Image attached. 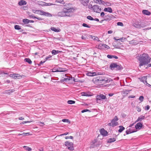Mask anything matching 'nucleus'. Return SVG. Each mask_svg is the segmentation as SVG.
Returning a JSON list of instances; mask_svg holds the SVG:
<instances>
[{"instance_id": "obj_1", "label": "nucleus", "mask_w": 151, "mask_h": 151, "mask_svg": "<svg viewBox=\"0 0 151 151\" xmlns=\"http://www.w3.org/2000/svg\"><path fill=\"white\" fill-rule=\"evenodd\" d=\"M150 59L147 54L143 53L141 55L138 59L139 63V67L148 65L150 62Z\"/></svg>"}, {"instance_id": "obj_2", "label": "nucleus", "mask_w": 151, "mask_h": 151, "mask_svg": "<svg viewBox=\"0 0 151 151\" xmlns=\"http://www.w3.org/2000/svg\"><path fill=\"white\" fill-rule=\"evenodd\" d=\"M99 73H98V75ZM99 76L95 78V81L96 82H98L99 83H105L108 82V80L103 75L99 74Z\"/></svg>"}, {"instance_id": "obj_3", "label": "nucleus", "mask_w": 151, "mask_h": 151, "mask_svg": "<svg viewBox=\"0 0 151 151\" xmlns=\"http://www.w3.org/2000/svg\"><path fill=\"white\" fill-rule=\"evenodd\" d=\"M109 68L111 70H113L114 68L116 70H122L123 68L121 65H117L116 63H111L109 66Z\"/></svg>"}, {"instance_id": "obj_4", "label": "nucleus", "mask_w": 151, "mask_h": 151, "mask_svg": "<svg viewBox=\"0 0 151 151\" xmlns=\"http://www.w3.org/2000/svg\"><path fill=\"white\" fill-rule=\"evenodd\" d=\"M64 10L66 14V16H70L71 14L73 13L74 10L72 7H65Z\"/></svg>"}, {"instance_id": "obj_5", "label": "nucleus", "mask_w": 151, "mask_h": 151, "mask_svg": "<svg viewBox=\"0 0 151 151\" xmlns=\"http://www.w3.org/2000/svg\"><path fill=\"white\" fill-rule=\"evenodd\" d=\"M65 145L66 146L68 147V148L69 150H74L73 144V142L66 141L65 142Z\"/></svg>"}, {"instance_id": "obj_6", "label": "nucleus", "mask_w": 151, "mask_h": 151, "mask_svg": "<svg viewBox=\"0 0 151 151\" xmlns=\"http://www.w3.org/2000/svg\"><path fill=\"white\" fill-rule=\"evenodd\" d=\"M66 70L65 68H60L57 67L56 68H54L52 69V72H65Z\"/></svg>"}, {"instance_id": "obj_7", "label": "nucleus", "mask_w": 151, "mask_h": 151, "mask_svg": "<svg viewBox=\"0 0 151 151\" xmlns=\"http://www.w3.org/2000/svg\"><path fill=\"white\" fill-rule=\"evenodd\" d=\"M93 1L95 3L97 4L99 3V4H102L103 5H106L108 6L111 5L110 3H107L101 0H93Z\"/></svg>"}, {"instance_id": "obj_8", "label": "nucleus", "mask_w": 151, "mask_h": 151, "mask_svg": "<svg viewBox=\"0 0 151 151\" xmlns=\"http://www.w3.org/2000/svg\"><path fill=\"white\" fill-rule=\"evenodd\" d=\"M118 120L119 119L117 116H115L114 118L112 120L111 123H112V127H113L118 125V123L117 122Z\"/></svg>"}, {"instance_id": "obj_9", "label": "nucleus", "mask_w": 151, "mask_h": 151, "mask_svg": "<svg viewBox=\"0 0 151 151\" xmlns=\"http://www.w3.org/2000/svg\"><path fill=\"white\" fill-rule=\"evenodd\" d=\"M96 100H102L103 99H106V96L103 94H100L99 95H97L96 96Z\"/></svg>"}, {"instance_id": "obj_10", "label": "nucleus", "mask_w": 151, "mask_h": 151, "mask_svg": "<svg viewBox=\"0 0 151 151\" xmlns=\"http://www.w3.org/2000/svg\"><path fill=\"white\" fill-rule=\"evenodd\" d=\"M113 18L114 16L111 14H109L107 15H105L104 18V20L106 21H109L111 20Z\"/></svg>"}, {"instance_id": "obj_11", "label": "nucleus", "mask_w": 151, "mask_h": 151, "mask_svg": "<svg viewBox=\"0 0 151 151\" xmlns=\"http://www.w3.org/2000/svg\"><path fill=\"white\" fill-rule=\"evenodd\" d=\"M39 14L41 15H43L45 16L51 17L52 16L51 14L44 12L42 10L40 11Z\"/></svg>"}, {"instance_id": "obj_12", "label": "nucleus", "mask_w": 151, "mask_h": 151, "mask_svg": "<svg viewBox=\"0 0 151 151\" xmlns=\"http://www.w3.org/2000/svg\"><path fill=\"white\" fill-rule=\"evenodd\" d=\"M93 9L94 12L97 13H99L101 11V9L99 8V6L97 5H94L93 6Z\"/></svg>"}, {"instance_id": "obj_13", "label": "nucleus", "mask_w": 151, "mask_h": 151, "mask_svg": "<svg viewBox=\"0 0 151 151\" xmlns=\"http://www.w3.org/2000/svg\"><path fill=\"white\" fill-rule=\"evenodd\" d=\"M58 16L61 17L66 16V14L65 11L64 10V8L62 11L58 12Z\"/></svg>"}, {"instance_id": "obj_14", "label": "nucleus", "mask_w": 151, "mask_h": 151, "mask_svg": "<svg viewBox=\"0 0 151 151\" xmlns=\"http://www.w3.org/2000/svg\"><path fill=\"white\" fill-rule=\"evenodd\" d=\"M143 126V123L139 122L135 126V127L136 129H140Z\"/></svg>"}, {"instance_id": "obj_15", "label": "nucleus", "mask_w": 151, "mask_h": 151, "mask_svg": "<svg viewBox=\"0 0 151 151\" xmlns=\"http://www.w3.org/2000/svg\"><path fill=\"white\" fill-rule=\"evenodd\" d=\"M100 133L101 134L104 136H106L107 135L108 132H107L105 130L104 128H102L101 129L100 131Z\"/></svg>"}, {"instance_id": "obj_16", "label": "nucleus", "mask_w": 151, "mask_h": 151, "mask_svg": "<svg viewBox=\"0 0 151 151\" xmlns=\"http://www.w3.org/2000/svg\"><path fill=\"white\" fill-rule=\"evenodd\" d=\"M137 131L136 130H132L131 129H129L128 130L126 131V134H129L132 133L134 132H135ZM126 135V134H124V136H125Z\"/></svg>"}, {"instance_id": "obj_17", "label": "nucleus", "mask_w": 151, "mask_h": 151, "mask_svg": "<svg viewBox=\"0 0 151 151\" xmlns=\"http://www.w3.org/2000/svg\"><path fill=\"white\" fill-rule=\"evenodd\" d=\"M145 117L144 116L142 115H141L139 116L137 119L135 121V122H141L142 120L145 119Z\"/></svg>"}, {"instance_id": "obj_18", "label": "nucleus", "mask_w": 151, "mask_h": 151, "mask_svg": "<svg viewBox=\"0 0 151 151\" xmlns=\"http://www.w3.org/2000/svg\"><path fill=\"white\" fill-rule=\"evenodd\" d=\"M82 96H91L90 93L87 92H83L81 93Z\"/></svg>"}, {"instance_id": "obj_19", "label": "nucleus", "mask_w": 151, "mask_h": 151, "mask_svg": "<svg viewBox=\"0 0 151 151\" xmlns=\"http://www.w3.org/2000/svg\"><path fill=\"white\" fill-rule=\"evenodd\" d=\"M89 1V0H81V3L84 6H87Z\"/></svg>"}, {"instance_id": "obj_20", "label": "nucleus", "mask_w": 151, "mask_h": 151, "mask_svg": "<svg viewBox=\"0 0 151 151\" xmlns=\"http://www.w3.org/2000/svg\"><path fill=\"white\" fill-rule=\"evenodd\" d=\"M131 91V90L124 89L122 92V93L123 94L124 96H125L128 94Z\"/></svg>"}, {"instance_id": "obj_21", "label": "nucleus", "mask_w": 151, "mask_h": 151, "mask_svg": "<svg viewBox=\"0 0 151 151\" xmlns=\"http://www.w3.org/2000/svg\"><path fill=\"white\" fill-rule=\"evenodd\" d=\"M133 26L137 28H140L142 27L141 24L139 22H136L133 24Z\"/></svg>"}, {"instance_id": "obj_22", "label": "nucleus", "mask_w": 151, "mask_h": 151, "mask_svg": "<svg viewBox=\"0 0 151 151\" xmlns=\"http://www.w3.org/2000/svg\"><path fill=\"white\" fill-rule=\"evenodd\" d=\"M27 4V2L23 0L20 1L18 3L19 5V6L26 5Z\"/></svg>"}, {"instance_id": "obj_23", "label": "nucleus", "mask_w": 151, "mask_h": 151, "mask_svg": "<svg viewBox=\"0 0 151 151\" xmlns=\"http://www.w3.org/2000/svg\"><path fill=\"white\" fill-rule=\"evenodd\" d=\"M116 141V139L115 138H112L108 139L107 140V142L108 143H111Z\"/></svg>"}, {"instance_id": "obj_24", "label": "nucleus", "mask_w": 151, "mask_h": 151, "mask_svg": "<svg viewBox=\"0 0 151 151\" xmlns=\"http://www.w3.org/2000/svg\"><path fill=\"white\" fill-rule=\"evenodd\" d=\"M142 12L143 14L147 15H150L151 14L150 12L146 10H143Z\"/></svg>"}, {"instance_id": "obj_25", "label": "nucleus", "mask_w": 151, "mask_h": 151, "mask_svg": "<svg viewBox=\"0 0 151 151\" xmlns=\"http://www.w3.org/2000/svg\"><path fill=\"white\" fill-rule=\"evenodd\" d=\"M87 75L89 76H92L97 75L96 73L95 72H88L87 73Z\"/></svg>"}, {"instance_id": "obj_26", "label": "nucleus", "mask_w": 151, "mask_h": 151, "mask_svg": "<svg viewBox=\"0 0 151 151\" xmlns=\"http://www.w3.org/2000/svg\"><path fill=\"white\" fill-rule=\"evenodd\" d=\"M104 11L108 12L110 13H112V10L111 8L110 7L105 8L104 9Z\"/></svg>"}, {"instance_id": "obj_27", "label": "nucleus", "mask_w": 151, "mask_h": 151, "mask_svg": "<svg viewBox=\"0 0 151 151\" xmlns=\"http://www.w3.org/2000/svg\"><path fill=\"white\" fill-rule=\"evenodd\" d=\"M62 51H59V50H53L52 51V53L53 55H55L61 52Z\"/></svg>"}, {"instance_id": "obj_28", "label": "nucleus", "mask_w": 151, "mask_h": 151, "mask_svg": "<svg viewBox=\"0 0 151 151\" xmlns=\"http://www.w3.org/2000/svg\"><path fill=\"white\" fill-rule=\"evenodd\" d=\"M107 57L109 59H111L112 58H114L115 59H117L118 58V57L115 55H107Z\"/></svg>"}, {"instance_id": "obj_29", "label": "nucleus", "mask_w": 151, "mask_h": 151, "mask_svg": "<svg viewBox=\"0 0 151 151\" xmlns=\"http://www.w3.org/2000/svg\"><path fill=\"white\" fill-rule=\"evenodd\" d=\"M71 80L70 77L68 78H65L61 80L60 81H58V82H61V83L64 82V81H66L67 80L70 81Z\"/></svg>"}, {"instance_id": "obj_30", "label": "nucleus", "mask_w": 151, "mask_h": 151, "mask_svg": "<svg viewBox=\"0 0 151 151\" xmlns=\"http://www.w3.org/2000/svg\"><path fill=\"white\" fill-rule=\"evenodd\" d=\"M51 30L56 32H60V29H56L54 27H52L50 28Z\"/></svg>"}, {"instance_id": "obj_31", "label": "nucleus", "mask_w": 151, "mask_h": 151, "mask_svg": "<svg viewBox=\"0 0 151 151\" xmlns=\"http://www.w3.org/2000/svg\"><path fill=\"white\" fill-rule=\"evenodd\" d=\"M119 127V129L118 130V132L119 133H121L125 129V128L122 126H120Z\"/></svg>"}, {"instance_id": "obj_32", "label": "nucleus", "mask_w": 151, "mask_h": 151, "mask_svg": "<svg viewBox=\"0 0 151 151\" xmlns=\"http://www.w3.org/2000/svg\"><path fill=\"white\" fill-rule=\"evenodd\" d=\"M11 76L14 79H16L17 77L19 76V74H11Z\"/></svg>"}, {"instance_id": "obj_33", "label": "nucleus", "mask_w": 151, "mask_h": 151, "mask_svg": "<svg viewBox=\"0 0 151 151\" xmlns=\"http://www.w3.org/2000/svg\"><path fill=\"white\" fill-rule=\"evenodd\" d=\"M139 79H140V81H141L145 83V82H144L145 81L144 80H146L147 79V76H143L140 79L139 78Z\"/></svg>"}, {"instance_id": "obj_34", "label": "nucleus", "mask_w": 151, "mask_h": 151, "mask_svg": "<svg viewBox=\"0 0 151 151\" xmlns=\"http://www.w3.org/2000/svg\"><path fill=\"white\" fill-rule=\"evenodd\" d=\"M24 61L30 64L32 63V61L29 58H26L24 59Z\"/></svg>"}, {"instance_id": "obj_35", "label": "nucleus", "mask_w": 151, "mask_h": 151, "mask_svg": "<svg viewBox=\"0 0 151 151\" xmlns=\"http://www.w3.org/2000/svg\"><path fill=\"white\" fill-rule=\"evenodd\" d=\"M23 22L24 24H27L29 23V19H24L23 20Z\"/></svg>"}, {"instance_id": "obj_36", "label": "nucleus", "mask_w": 151, "mask_h": 151, "mask_svg": "<svg viewBox=\"0 0 151 151\" xmlns=\"http://www.w3.org/2000/svg\"><path fill=\"white\" fill-rule=\"evenodd\" d=\"M23 148L27 151H30L32 150L31 148L28 147L27 146H24Z\"/></svg>"}, {"instance_id": "obj_37", "label": "nucleus", "mask_w": 151, "mask_h": 151, "mask_svg": "<svg viewBox=\"0 0 151 151\" xmlns=\"http://www.w3.org/2000/svg\"><path fill=\"white\" fill-rule=\"evenodd\" d=\"M56 2L63 4H64L65 3L63 0H56Z\"/></svg>"}, {"instance_id": "obj_38", "label": "nucleus", "mask_w": 151, "mask_h": 151, "mask_svg": "<svg viewBox=\"0 0 151 151\" xmlns=\"http://www.w3.org/2000/svg\"><path fill=\"white\" fill-rule=\"evenodd\" d=\"M67 103L69 104H74L75 103V101L73 100H68L67 101Z\"/></svg>"}, {"instance_id": "obj_39", "label": "nucleus", "mask_w": 151, "mask_h": 151, "mask_svg": "<svg viewBox=\"0 0 151 151\" xmlns=\"http://www.w3.org/2000/svg\"><path fill=\"white\" fill-rule=\"evenodd\" d=\"M14 28L16 29L20 30L21 29L19 25H15L14 26Z\"/></svg>"}, {"instance_id": "obj_40", "label": "nucleus", "mask_w": 151, "mask_h": 151, "mask_svg": "<svg viewBox=\"0 0 151 151\" xmlns=\"http://www.w3.org/2000/svg\"><path fill=\"white\" fill-rule=\"evenodd\" d=\"M6 91L8 93L10 94L14 92L15 91V90L14 89L9 90H7Z\"/></svg>"}, {"instance_id": "obj_41", "label": "nucleus", "mask_w": 151, "mask_h": 151, "mask_svg": "<svg viewBox=\"0 0 151 151\" xmlns=\"http://www.w3.org/2000/svg\"><path fill=\"white\" fill-rule=\"evenodd\" d=\"M83 26L84 27H87L88 28H90L91 27V26L88 25L86 24L83 23L82 24Z\"/></svg>"}, {"instance_id": "obj_42", "label": "nucleus", "mask_w": 151, "mask_h": 151, "mask_svg": "<svg viewBox=\"0 0 151 151\" xmlns=\"http://www.w3.org/2000/svg\"><path fill=\"white\" fill-rule=\"evenodd\" d=\"M62 121L64 122H67L69 123H70V121L68 119H62Z\"/></svg>"}, {"instance_id": "obj_43", "label": "nucleus", "mask_w": 151, "mask_h": 151, "mask_svg": "<svg viewBox=\"0 0 151 151\" xmlns=\"http://www.w3.org/2000/svg\"><path fill=\"white\" fill-rule=\"evenodd\" d=\"M64 5L65 7H71V4H66Z\"/></svg>"}, {"instance_id": "obj_44", "label": "nucleus", "mask_w": 151, "mask_h": 151, "mask_svg": "<svg viewBox=\"0 0 151 151\" xmlns=\"http://www.w3.org/2000/svg\"><path fill=\"white\" fill-rule=\"evenodd\" d=\"M92 38L94 40H96L98 41H100L99 40V38L97 37H96L95 36H93L92 37Z\"/></svg>"}, {"instance_id": "obj_45", "label": "nucleus", "mask_w": 151, "mask_h": 151, "mask_svg": "<svg viewBox=\"0 0 151 151\" xmlns=\"http://www.w3.org/2000/svg\"><path fill=\"white\" fill-rule=\"evenodd\" d=\"M87 18L88 19L90 20H94V19L91 16H88L87 17Z\"/></svg>"}, {"instance_id": "obj_46", "label": "nucleus", "mask_w": 151, "mask_h": 151, "mask_svg": "<svg viewBox=\"0 0 151 151\" xmlns=\"http://www.w3.org/2000/svg\"><path fill=\"white\" fill-rule=\"evenodd\" d=\"M103 45L104 44H100L98 46V48L100 49H103L104 48Z\"/></svg>"}, {"instance_id": "obj_47", "label": "nucleus", "mask_w": 151, "mask_h": 151, "mask_svg": "<svg viewBox=\"0 0 151 151\" xmlns=\"http://www.w3.org/2000/svg\"><path fill=\"white\" fill-rule=\"evenodd\" d=\"M144 97L143 96H141L139 98V100L141 102H142L143 101Z\"/></svg>"}, {"instance_id": "obj_48", "label": "nucleus", "mask_w": 151, "mask_h": 151, "mask_svg": "<svg viewBox=\"0 0 151 151\" xmlns=\"http://www.w3.org/2000/svg\"><path fill=\"white\" fill-rule=\"evenodd\" d=\"M87 111H88L89 112H90L91 111L90 110H88V109H84V110H82L81 111V112L83 113H84V112H87Z\"/></svg>"}, {"instance_id": "obj_49", "label": "nucleus", "mask_w": 151, "mask_h": 151, "mask_svg": "<svg viewBox=\"0 0 151 151\" xmlns=\"http://www.w3.org/2000/svg\"><path fill=\"white\" fill-rule=\"evenodd\" d=\"M117 24L118 26H123V23L121 22H119L117 23Z\"/></svg>"}, {"instance_id": "obj_50", "label": "nucleus", "mask_w": 151, "mask_h": 151, "mask_svg": "<svg viewBox=\"0 0 151 151\" xmlns=\"http://www.w3.org/2000/svg\"><path fill=\"white\" fill-rule=\"evenodd\" d=\"M103 47L104 48H106L107 49H108L110 48V47L108 45H105L104 44V45H103Z\"/></svg>"}, {"instance_id": "obj_51", "label": "nucleus", "mask_w": 151, "mask_h": 151, "mask_svg": "<svg viewBox=\"0 0 151 151\" xmlns=\"http://www.w3.org/2000/svg\"><path fill=\"white\" fill-rule=\"evenodd\" d=\"M150 108V106L149 105H147L145 107V110H148Z\"/></svg>"}, {"instance_id": "obj_52", "label": "nucleus", "mask_w": 151, "mask_h": 151, "mask_svg": "<svg viewBox=\"0 0 151 151\" xmlns=\"http://www.w3.org/2000/svg\"><path fill=\"white\" fill-rule=\"evenodd\" d=\"M93 6L91 4H89L88 5V8L90 9H93Z\"/></svg>"}, {"instance_id": "obj_53", "label": "nucleus", "mask_w": 151, "mask_h": 151, "mask_svg": "<svg viewBox=\"0 0 151 151\" xmlns=\"http://www.w3.org/2000/svg\"><path fill=\"white\" fill-rule=\"evenodd\" d=\"M53 4L52 3H45V4L44 6H50L52 5Z\"/></svg>"}, {"instance_id": "obj_54", "label": "nucleus", "mask_w": 151, "mask_h": 151, "mask_svg": "<svg viewBox=\"0 0 151 151\" xmlns=\"http://www.w3.org/2000/svg\"><path fill=\"white\" fill-rule=\"evenodd\" d=\"M70 138V139H73V137L72 136H66L65 137V139H68Z\"/></svg>"}, {"instance_id": "obj_55", "label": "nucleus", "mask_w": 151, "mask_h": 151, "mask_svg": "<svg viewBox=\"0 0 151 151\" xmlns=\"http://www.w3.org/2000/svg\"><path fill=\"white\" fill-rule=\"evenodd\" d=\"M45 4V3L44 2L41 1L40 2L39 4L40 5H41L42 6H44Z\"/></svg>"}, {"instance_id": "obj_56", "label": "nucleus", "mask_w": 151, "mask_h": 151, "mask_svg": "<svg viewBox=\"0 0 151 151\" xmlns=\"http://www.w3.org/2000/svg\"><path fill=\"white\" fill-rule=\"evenodd\" d=\"M34 18L37 19L38 20H43V19L42 18L40 17H34Z\"/></svg>"}, {"instance_id": "obj_57", "label": "nucleus", "mask_w": 151, "mask_h": 151, "mask_svg": "<svg viewBox=\"0 0 151 151\" xmlns=\"http://www.w3.org/2000/svg\"><path fill=\"white\" fill-rule=\"evenodd\" d=\"M105 14L103 12H101V16L102 17H104Z\"/></svg>"}, {"instance_id": "obj_58", "label": "nucleus", "mask_w": 151, "mask_h": 151, "mask_svg": "<svg viewBox=\"0 0 151 151\" xmlns=\"http://www.w3.org/2000/svg\"><path fill=\"white\" fill-rule=\"evenodd\" d=\"M40 10H33V12L34 13H36L37 12H40Z\"/></svg>"}, {"instance_id": "obj_59", "label": "nucleus", "mask_w": 151, "mask_h": 151, "mask_svg": "<svg viewBox=\"0 0 151 151\" xmlns=\"http://www.w3.org/2000/svg\"><path fill=\"white\" fill-rule=\"evenodd\" d=\"M70 78L71 80H73L74 81V82H77V81H76V79H75L74 78L71 77V78Z\"/></svg>"}, {"instance_id": "obj_60", "label": "nucleus", "mask_w": 151, "mask_h": 151, "mask_svg": "<svg viewBox=\"0 0 151 151\" xmlns=\"http://www.w3.org/2000/svg\"><path fill=\"white\" fill-rule=\"evenodd\" d=\"M19 136H20V135H23V136H25V133L23 132L22 134H18Z\"/></svg>"}, {"instance_id": "obj_61", "label": "nucleus", "mask_w": 151, "mask_h": 151, "mask_svg": "<svg viewBox=\"0 0 151 151\" xmlns=\"http://www.w3.org/2000/svg\"><path fill=\"white\" fill-rule=\"evenodd\" d=\"M51 56L50 55H49L46 58V60H47L48 59L51 58Z\"/></svg>"}, {"instance_id": "obj_62", "label": "nucleus", "mask_w": 151, "mask_h": 151, "mask_svg": "<svg viewBox=\"0 0 151 151\" xmlns=\"http://www.w3.org/2000/svg\"><path fill=\"white\" fill-rule=\"evenodd\" d=\"M135 97V96H133V95H131V96H129L128 97V98H134Z\"/></svg>"}, {"instance_id": "obj_63", "label": "nucleus", "mask_w": 151, "mask_h": 151, "mask_svg": "<svg viewBox=\"0 0 151 151\" xmlns=\"http://www.w3.org/2000/svg\"><path fill=\"white\" fill-rule=\"evenodd\" d=\"M19 120H24V118H23L22 117H20L19 118Z\"/></svg>"}, {"instance_id": "obj_64", "label": "nucleus", "mask_w": 151, "mask_h": 151, "mask_svg": "<svg viewBox=\"0 0 151 151\" xmlns=\"http://www.w3.org/2000/svg\"><path fill=\"white\" fill-rule=\"evenodd\" d=\"M114 94L113 93H109V96H111Z\"/></svg>"}]
</instances>
